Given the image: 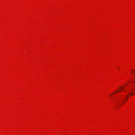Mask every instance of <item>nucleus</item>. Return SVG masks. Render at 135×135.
I'll return each instance as SVG.
<instances>
[{
    "label": "nucleus",
    "mask_w": 135,
    "mask_h": 135,
    "mask_svg": "<svg viewBox=\"0 0 135 135\" xmlns=\"http://www.w3.org/2000/svg\"><path fill=\"white\" fill-rule=\"evenodd\" d=\"M128 94H130L131 95H133V93L132 92L129 93Z\"/></svg>",
    "instance_id": "nucleus-1"
},
{
    "label": "nucleus",
    "mask_w": 135,
    "mask_h": 135,
    "mask_svg": "<svg viewBox=\"0 0 135 135\" xmlns=\"http://www.w3.org/2000/svg\"><path fill=\"white\" fill-rule=\"evenodd\" d=\"M120 89H123V88L122 87H120Z\"/></svg>",
    "instance_id": "nucleus-2"
},
{
    "label": "nucleus",
    "mask_w": 135,
    "mask_h": 135,
    "mask_svg": "<svg viewBox=\"0 0 135 135\" xmlns=\"http://www.w3.org/2000/svg\"><path fill=\"white\" fill-rule=\"evenodd\" d=\"M118 91V90L117 91H115V92H116H116H118V91Z\"/></svg>",
    "instance_id": "nucleus-3"
},
{
    "label": "nucleus",
    "mask_w": 135,
    "mask_h": 135,
    "mask_svg": "<svg viewBox=\"0 0 135 135\" xmlns=\"http://www.w3.org/2000/svg\"><path fill=\"white\" fill-rule=\"evenodd\" d=\"M128 97V95H127V97Z\"/></svg>",
    "instance_id": "nucleus-4"
},
{
    "label": "nucleus",
    "mask_w": 135,
    "mask_h": 135,
    "mask_svg": "<svg viewBox=\"0 0 135 135\" xmlns=\"http://www.w3.org/2000/svg\"><path fill=\"white\" fill-rule=\"evenodd\" d=\"M132 70H133V69H131Z\"/></svg>",
    "instance_id": "nucleus-5"
},
{
    "label": "nucleus",
    "mask_w": 135,
    "mask_h": 135,
    "mask_svg": "<svg viewBox=\"0 0 135 135\" xmlns=\"http://www.w3.org/2000/svg\"><path fill=\"white\" fill-rule=\"evenodd\" d=\"M120 91H122V90H120Z\"/></svg>",
    "instance_id": "nucleus-6"
}]
</instances>
